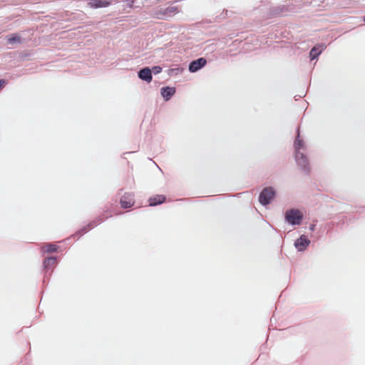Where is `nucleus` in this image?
Segmentation results:
<instances>
[{
    "mask_svg": "<svg viewBox=\"0 0 365 365\" xmlns=\"http://www.w3.org/2000/svg\"><path fill=\"white\" fill-rule=\"evenodd\" d=\"M309 244V240L304 235H302L296 240L294 245L299 251H303L307 248Z\"/></svg>",
    "mask_w": 365,
    "mask_h": 365,
    "instance_id": "obj_7",
    "label": "nucleus"
},
{
    "mask_svg": "<svg viewBox=\"0 0 365 365\" xmlns=\"http://www.w3.org/2000/svg\"><path fill=\"white\" fill-rule=\"evenodd\" d=\"M88 4L92 8H101L108 6L109 3L101 0H91Z\"/></svg>",
    "mask_w": 365,
    "mask_h": 365,
    "instance_id": "obj_10",
    "label": "nucleus"
},
{
    "mask_svg": "<svg viewBox=\"0 0 365 365\" xmlns=\"http://www.w3.org/2000/svg\"><path fill=\"white\" fill-rule=\"evenodd\" d=\"M178 11V8L175 6H170L166 9H163V14L165 18L170 17L174 15Z\"/></svg>",
    "mask_w": 365,
    "mask_h": 365,
    "instance_id": "obj_12",
    "label": "nucleus"
},
{
    "mask_svg": "<svg viewBox=\"0 0 365 365\" xmlns=\"http://www.w3.org/2000/svg\"><path fill=\"white\" fill-rule=\"evenodd\" d=\"M138 77L146 82L150 83L152 81L151 69L148 67H145L138 71Z\"/></svg>",
    "mask_w": 365,
    "mask_h": 365,
    "instance_id": "obj_6",
    "label": "nucleus"
},
{
    "mask_svg": "<svg viewBox=\"0 0 365 365\" xmlns=\"http://www.w3.org/2000/svg\"><path fill=\"white\" fill-rule=\"evenodd\" d=\"M207 63V60L205 58H199L197 60L192 61L189 65V71L191 73H195L203 68Z\"/></svg>",
    "mask_w": 365,
    "mask_h": 365,
    "instance_id": "obj_4",
    "label": "nucleus"
},
{
    "mask_svg": "<svg viewBox=\"0 0 365 365\" xmlns=\"http://www.w3.org/2000/svg\"><path fill=\"white\" fill-rule=\"evenodd\" d=\"M364 21H365V16L364 17Z\"/></svg>",
    "mask_w": 365,
    "mask_h": 365,
    "instance_id": "obj_18",
    "label": "nucleus"
},
{
    "mask_svg": "<svg viewBox=\"0 0 365 365\" xmlns=\"http://www.w3.org/2000/svg\"><path fill=\"white\" fill-rule=\"evenodd\" d=\"M165 200L164 195H157L155 197H150L149 200L150 206H155L163 203Z\"/></svg>",
    "mask_w": 365,
    "mask_h": 365,
    "instance_id": "obj_11",
    "label": "nucleus"
},
{
    "mask_svg": "<svg viewBox=\"0 0 365 365\" xmlns=\"http://www.w3.org/2000/svg\"><path fill=\"white\" fill-rule=\"evenodd\" d=\"M285 220L292 225H301L303 213L298 209H289L285 212Z\"/></svg>",
    "mask_w": 365,
    "mask_h": 365,
    "instance_id": "obj_2",
    "label": "nucleus"
},
{
    "mask_svg": "<svg viewBox=\"0 0 365 365\" xmlns=\"http://www.w3.org/2000/svg\"><path fill=\"white\" fill-rule=\"evenodd\" d=\"M6 84V81L4 80H0V89H1L4 85Z\"/></svg>",
    "mask_w": 365,
    "mask_h": 365,
    "instance_id": "obj_17",
    "label": "nucleus"
},
{
    "mask_svg": "<svg viewBox=\"0 0 365 365\" xmlns=\"http://www.w3.org/2000/svg\"><path fill=\"white\" fill-rule=\"evenodd\" d=\"M326 48L324 44L317 45L312 48L309 55L312 60L315 59L322 53V51Z\"/></svg>",
    "mask_w": 365,
    "mask_h": 365,
    "instance_id": "obj_8",
    "label": "nucleus"
},
{
    "mask_svg": "<svg viewBox=\"0 0 365 365\" xmlns=\"http://www.w3.org/2000/svg\"><path fill=\"white\" fill-rule=\"evenodd\" d=\"M275 195V190L272 187H267L262 190L259 194V201L263 205L271 202Z\"/></svg>",
    "mask_w": 365,
    "mask_h": 365,
    "instance_id": "obj_3",
    "label": "nucleus"
},
{
    "mask_svg": "<svg viewBox=\"0 0 365 365\" xmlns=\"http://www.w3.org/2000/svg\"><path fill=\"white\" fill-rule=\"evenodd\" d=\"M175 89L172 87H163L161 88V95L165 101H168L170 97L175 93Z\"/></svg>",
    "mask_w": 365,
    "mask_h": 365,
    "instance_id": "obj_9",
    "label": "nucleus"
},
{
    "mask_svg": "<svg viewBox=\"0 0 365 365\" xmlns=\"http://www.w3.org/2000/svg\"><path fill=\"white\" fill-rule=\"evenodd\" d=\"M56 258L54 257H51L45 259L43 262V265L46 268H50L54 266L56 264Z\"/></svg>",
    "mask_w": 365,
    "mask_h": 365,
    "instance_id": "obj_14",
    "label": "nucleus"
},
{
    "mask_svg": "<svg viewBox=\"0 0 365 365\" xmlns=\"http://www.w3.org/2000/svg\"><path fill=\"white\" fill-rule=\"evenodd\" d=\"M58 247L56 245L53 244H46L43 246L42 250L43 252L49 253L54 252L57 250Z\"/></svg>",
    "mask_w": 365,
    "mask_h": 365,
    "instance_id": "obj_13",
    "label": "nucleus"
},
{
    "mask_svg": "<svg viewBox=\"0 0 365 365\" xmlns=\"http://www.w3.org/2000/svg\"><path fill=\"white\" fill-rule=\"evenodd\" d=\"M162 71V68L160 66H153L151 69V74H158Z\"/></svg>",
    "mask_w": 365,
    "mask_h": 365,
    "instance_id": "obj_16",
    "label": "nucleus"
},
{
    "mask_svg": "<svg viewBox=\"0 0 365 365\" xmlns=\"http://www.w3.org/2000/svg\"><path fill=\"white\" fill-rule=\"evenodd\" d=\"M7 42L9 44L21 43L22 40L20 36L14 34L8 38Z\"/></svg>",
    "mask_w": 365,
    "mask_h": 365,
    "instance_id": "obj_15",
    "label": "nucleus"
},
{
    "mask_svg": "<svg viewBox=\"0 0 365 365\" xmlns=\"http://www.w3.org/2000/svg\"><path fill=\"white\" fill-rule=\"evenodd\" d=\"M121 207L123 208H129L134 205L133 196L130 193L125 194L120 200Z\"/></svg>",
    "mask_w": 365,
    "mask_h": 365,
    "instance_id": "obj_5",
    "label": "nucleus"
},
{
    "mask_svg": "<svg viewBox=\"0 0 365 365\" xmlns=\"http://www.w3.org/2000/svg\"><path fill=\"white\" fill-rule=\"evenodd\" d=\"M304 145V143L302 140L299 139V130H297V137L294 142V148L296 150L295 158L296 161L299 167L305 171H309L308 167V160L307 157L302 153L299 152V149H301Z\"/></svg>",
    "mask_w": 365,
    "mask_h": 365,
    "instance_id": "obj_1",
    "label": "nucleus"
}]
</instances>
